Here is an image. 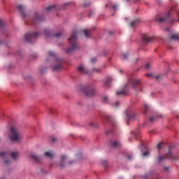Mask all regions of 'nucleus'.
I'll return each instance as SVG.
<instances>
[{"mask_svg":"<svg viewBox=\"0 0 179 179\" xmlns=\"http://www.w3.org/2000/svg\"><path fill=\"white\" fill-rule=\"evenodd\" d=\"M44 34L47 37H54V36L59 37L62 34L60 32H58L57 34H55L53 31H50V29H45L44 30Z\"/></svg>","mask_w":179,"mask_h":179,"instance_id":"obj_9","label":"nucleus"},{"mask_svg":"<svg viewBox=\"0 0 179 179\" xmlns=\"http://www.w3.org/2000/svg\"><path fill=\"white\" fill-rule=\"evenodd\" d=\"M171 16V14L168 13L165 17H159V15H157L155 17V20L161 22V23H164L167 21V19Z\"/></svg>","mask_w":179,"mask_h":179,"instance_id":"obj_10","label":"nucleus"},{"mask_svg":"<svg viewBox=\"0 0 179 179\" xmlns=\"http://www.w3.org/2000/svg\"><path fill=\"white\" fill-rule=\"evenodd\" d=\"M155 179H160V178H155Z\"/></svg>","mask_w":179,"mask_h":179,"instance_id":"obj_60","label":"nucleus"},{"mask_svg":"<svg viewBox=\"0 0 179 179\" xmlns=\"http://www.w3.org/2000/svg\"><path fill=\"white\" fill-rule=\"evenodd\" d=\"M48 57H51L52 59L54 60L55 64L52 66L53 70L56 71L60 70L62 67V59L57 57V55H55L52 51H50L48 52Z\"/></svg>","mask_w":179,"mask_h":179,"instance_id":"obj_3","label":"nucleus"},{"mask_svg":"<svg viewBox=\"0 0 179 179\" xmlns=\"http://www.w3.org/2000/svg\"><path fill=\"white\" fill-rule=\"evenodd\" d=\"M141 81L139 78H129L128 81V84L125 85V87H133L134 89H136L141 86Z\"/></svg>","mask_w":179,"mask_h":179,"instance_id":"obj_4","label":"nucleus"},{"mask_svg":"<svg viewBox=\"0 0 179 179\" xmlns=\"http://www.w3.org/2000/svg\"><path fill=\"white\" fill-rule=\"evenodd\" d=\"M113 81L110 77H108L107 79L104 80L103 85L105 86H110L111 82Z\"/></svg>","mask_w":179,"mask_h":179,"instance_id":"obj_17","label":"nucleus"},{"mask_svg":"<svg viewBox=\"0 0 179 179\" xmlns=\"http://www.w3.org/2000/svg\"><path fill=\"white\" fill-rule=\"evenodd\" d=\"M94 14V12L92 10H90L88 13V16L91 17Z\"/></svg>","mask_w":179,"mask_h":179,"instance_id":"obj_38","label":"nucleus"},{"mask_svg":"<svg viewBox=\"0 0 179 179\" xmlns=\"http://www.w3.org/2000/svg\"><path fill=\"white\" fill-rule=\"evenodd\" d=\"M9 138L12 142H20L22 139V135L15 127H12L10 130Z\"/></svg>","mask_w":179,"mask_h":179,"instance_id":"obj_2","label":"nucleus"},{"mask_svg":"<svg viewBox=\"0 0 179 179\" xmlns=\"http://www.w3.org/2000/svg\"><path fill=\"white\" fill-rule=\"evenodd\" d=\"M106 134H108L110 133H113V131L111 130H110L109 131H106Z\"/></svg>","mask_w":179,"mask_h":179,"instance_id":"obj_47","label":"nucleus"},{"mask_svg":"<svg viewBox=\"0 0 179 179\" xmlns=\"http://www.w3.org/2000/svg\"><path fill=\"white\" fill-rule=\"evenodd\" d=\"M171 40H179V34H173V35L171 36Z\"/></svg>","mask_w":179,"mask_h":179,"instance_id":"obj_26","label":"nucleus"},{"mask_svg":"<svg viewBox=\"0 0 179 179\" xmlns=\"http://www.w3.org/2000/svg\"><path fill=\"white\" fill-rule=\"evenodd\" d=\"M0 156L5 158V157H7L8 156V155L6 152H1V153H0Z\"/></svg>","mask_w":179,"mask_h":179,"instance_id":"obj_29","label":"nucleus"},{"mask_svg":"<svg viewBox=\"0 0 179 179\" xmlns=\"http://www.w3.org/2000/svg\"><path fill=\"white\" fill-rule=\"evenodd\" d=\"M127 158H128L129 160H131V159L133 158L132 155H131V154L128 155Z\"/></svg>","mask_w":179,"mask_h":179,"instance_id":"obj_42","label":"nucleus"},{"mask_svg":"<svg viewBox=\"0 0 179 179\" xmlns=\"http://www.w3.org/2000/svg\"><path fill=\"white\" fill-rule=\"evenodd\" d=\"M150 68V63H147V64H145V69H149Z\"/></svg>","mask_w":179,"mask_h":179,"instance_id":"obj_37","label":"nucleus"},{"mask_svg":"<svg viewBox=\"0 0 179 179\" xmlns=\"http://www.w3.org/2000/svg\"><path fill=\"white\" fill-rule=\"evenodd\" d=\"M120 58L122 61H125L128 59V54L123 53L121 55Z\"/></svg>","mask_w":179,"mask_h":179,"instance_id":"obj_25","label":"nucleus"},{"mask_svg":"<svg viewBox=\"0 0 179 179\" xmlns=\"http://www.w3.org/2000/svg\"><path fill=\"white\" fill-rule=\"evenodd\" d=\"M150 149L147 148V147H144V152L143 153V157H148L150 155Z\"/></svg>","mask_w":179,"mask_h":179,"instance_id":"obj_18","label":"nucleus"},{"mask_svg":"<svg viewBox=\"0 0 179 179\" xmlns=\"http://www.w3.org/2000/svg\"><path fill=\"white\" fill-rule=\"evenodd\" d=\"M83 92L85 94V96L91 97L95 95V89L93 86H87L83 88Z\"/></svg>","mask_w":179,"mask_h":179,"instance_id":"obj_7","label":"nucleus"},{"mask_svg":"<svg viewBox=\"0 0 179 179\" xmlns=\"http://www.w3.org/2000/svg\"><path fill=\"white\" fill-rule=\"evenodd\" d=\"M55 10V6H50L46 8L48 12L54 11Z\"/></svg>","mask_w":179,"mask_h":179,"instance_id":"obj_24","label":"nucleus"},{"mask_svg":"<svg viewBox=\"0 0 179 179\" xmlns=\"http://www.w3.org/2000/svg\"><path fill=\"white\" fill-rule=\"evenodd\" d=\"M77 32L73 31L71 38L68 39L71 44V48L66 50V54L70 55L73 51H75V50H78V46L77 45Z\"/></svg>","mask_w":179,"mask_h":179,"instance_id":"obj_1","label":"nucleus"},{"mask_svg":"<svg viewBox=\"0 0 179 179\" xmlns=\"http://www.w3.org/2000/svg\"><path fill=\"white\" fill-rule=\"evenodd\" d=\"M171 2H173V0H170Z\"/></svg>","mask_w":179,"mask_h":179,"instance_id":"obj_52","label":"nucleus"},{"mask_svg":"<svg viewBox=\"0 0 179 179\" xmlns=\"http://www.w3.org/2000/svg\"><path fill=\"white\" fill-rule=\"evenodd\" d=\"M130 0H126V1L129 2Z\"/></svg>","mask_w":179,"mask_h":179,"instance_id":"obj_53","label":"nucleus"},{"mask_svg":"<svg viewBox=\"0 0 179 179\" xmlns=\"http://www.w3.org/2000/svg\"><path fill=\"white\" fill-rule=\"evenodd\" d=\"M44 155H45V157H46L47 158H49V159H52V158H54V156H55L54 153H52L51 152H45Z\"/></svg>","mask_w":179,"mask_h":179,"instance_id":"obj_20","label":"nucleus"},{"mask_svg":"<svg viewBox=\"0 0 179 179\" xmlns=\"http://www.w3.org/2000/svg\"><path fill=\"white\" fill-rule=\"evenodd\" d=\"M119 105H120V103L118 102H115V107H118ZM113 106H114V105H113Z\"/></svg>","mask_w":179,"mask_h":179,"instance_id":"obj_44","label":"nucleus"},{"mask_svg":"<svg viewBox=\"0 0 179 179\" xmlns=\"http://www.w3.org/2000/svg\"><path fill=\"white\" fill-rule=\"evenodd\" d=\"M156 120V117H150V121L151 122H153Z\"/></svg>","mask_w":179,"mask_h":179,"instance_id":"obj_36","label":"nucleus"},{"mask_svg":"<svg viewBox=\"0 0 179 179\" xmlns=\"http://www.w3.org/2000/svg\"><path fill=\"white\" fill-rule=\"evenodd\" d=\"M171 169V167L166 166L164 167V171H169V170Z\"/></svg>","mask_w":179,"mask_h":179,"instance_id":"obj_43","label":"nucleus"},{"mask_svg":"<svg viewBox=\"0 0 179 179\" xmlns=\"http://www.w3.org/2000/svg\"><path fill=\"white\" fill-rule=\"evenodd\" d=\"M78 71L81 73V74H87L88 73V70L87 69L83 66V65H80L78 67Z\"/></svg>","mask_w":179,"mask_h":179,"instance_id":"obj_12","label":"nucleus"},{"mask_svg":"<svg viewBox=\"0 0 179 179\" xmlns=\"http://www.w3.org/2000/svg\"><path fill=\"white\" fill-rule=\"evenodd\" d=\"M4 22L2 21V20L0 19V29L3 27Z\"/></svg>","mask_w":179,"mask_h":179,"instance_id":"obj_34","label":"nucleus"},{"mask_svg":"<svg viewBox=\"0 0 179 179\" xmlns=\"http://www.w3.org/2000/svg\"><path fill=\"white\" fill-rule=\"evenodd\" d=\"M87 6H88V3H85L83 4L84 8L87 7Z\"/></svg>","mask_w":179,"mask_h":179,"instance_id":"obj_46","label":"nucleus"},{"mask_svg":"<svg viewBox=\"0 0 179 179\" xmlns=\"http://www.w3.org/2000/svg\"><path fill=\"white\" fill-rule=\"evenodd\" d=\"M126 115H127V117L128 118L129 120L134 119L135 115H134V112L131 110V109L127 110Z\"/></svg>","mask_w":179,"mask_h":179,"instance_id":"obj_11","label":"nucleus"},{"mask_svg":"<svg viewBox=\"0 0 179 179\" xmlns=\"http://www.w3.org/2000/svg\"><path fill=\"white\" fill-rule=\"evenodd\" d=\"M162 145H163V143H159V144H158L157 146V149H158V150L162 149V148H163Z\"/></svg>","mask_w":179,"mask_h":179,"instance_id":"obj_32","label":"nucleus"},{"mask_svg":"<svg viewBox=\"0 0 179 179\" xmlns=\"http://www.w3.org/2000/svg\"><path fill=\"white\" fill-rule=\"evenodd\" d=\"M12 157L14 160H17V158L19 157L20 155L18 152H14L11 154Z\"/></svg>","mask_w":179,"mask_h":179,"instance_id":"obj_23","label":"nucleus"},{"mask_svg":"<svg viewBox=\"0 0 179 179\" xmlns=\"http://www.w3.org/2000/svg\"><path fill=\"white\" fill-rule=\"evenodd\" d=\"M108 4H106V7H108Z\"/></svg>","mask_w":179,"mask_h":179,"instance_id":"obj_54","label":"nucleus"},{"mask_svg":"<svg viewBox=\"0 0 179 179\" xmlns=\"http://www.w3.org/2000/svg\"><path fill=\"white\" fill-rule=\"evenodd\" d=\"M160 117L163 118V117L162 115H159Z\"/></svg>","mask_w":179,"mask_h":179,"instance_id":"obj_55","label":"nucleus"},{"mask_svg":"<svg viewBox=\"0 0 179 179\" xmlns=\"http://www.w3.org/2000/svg\"><path fill=\"white\" fill-rule=\"evenodd\" d=\"M119 72L122 73V70H120V71H119Z\"/></svg>","mask_w":179,"mask_h":179,"instance_id":"obj_51","label":"nucleus"},{"mask_svg":"<svg viewBox=\"0 0 179 179\" xmlns=\"http://www.w3.org/2000/svg\"><path fill=\"white\" fill-rule=\"evenodd\" d=\"M73 163V162H70L69 164L71 165Z\"/></svg>","mask_w":179,"mask_h":179,"instance_id":"obj_49","label":"nucleus"},{"mask_svg":"<svg viewBox=\"0 0 179 179\" xmlns=\"http://www.w3.org/2000/svg\"><path fill=\"white\" fill-rule=\"evenodd\" d=\"M102 101H103V103H108V98L107 96H104V97L103 98V99H102Z\"/></svg>","mask_w":179,"mask_h":179,"instance_id":"obj_31","label":"nucleus"},{"mask_svg":"<svg viewBox=\"0 0 179 179\" xmlns=\"http://www.w3.org/2000/svg\"><path fill=\"white\" fill-rule=\"evenodd\" d=\"M90 126L91 127H96V124H94V123H90Z\"/></svg>","mask_w":179,"mask_h":179,"instance_id":"obj_39","label":"nucleus"},{"mask_svg":"<svg viewBox=\"0 0 179 179\" xmlns=\"http://www.w3.org/2000/svg\"><path fill=\"white\" fill-rule=\"evenodd\" d=\"M17 8L20 13V15H22V17H25L24 6L23 5H19L17 6Z\"/></svg>","mask_w":179,"mask_h":179,"instance_id":"obj_16","label":"nucleus"},{"mask_svg":"<svg viewBox=\"0 0 179 179\" xmlns=\"http://www.w3.org/2000/svg\"><path fill=\"white\" fill-rule=\"evenodd\" d=\"M66 157L64 155L61 157V164H59V166L62 168L65 166V161H66Z\"/></svg>","mask_w":179,"mask_h":179,"instance_id":"obj_21","label":"nucleus"},{"mask_svg":"<svg viewBox=\"0 0 179 179\" xmlns=\"http://www.w3.org/2000/svg\"><path fill=\"white\" fill-rule=\"evenodd\" d=\"M140 24V20L137 19V20H134L133 22H131L130 23V26L131 27H135L136 26H138Z\"/></svg>","mask_w":179,"mask_h":179,"instance_id":"obj_19","label":"nucleus"},{"mask_svg":"<svg viewBox=\"0 0 179 179\" xmlns=\"http://www.w3.org/2000/svg\"><path fill=\"white\" fill-rule=\"evenodd\" d=\"M30 158L31 160H33L35 162H40L41 160V157L35 154L31 155Z\"/></svg>","mask_w":179,"mask_h":179,"instance_id":"obj_13","label":"nucleus"},{"mask_svg":"<svg viewBox=\"0 0 179 179\" xmlns=\"http://www.w3.org/2000/svg\"><path fill=\"white\" fill-rule=\"evenodd\" d=\"M144 108H145V113H146L148 110L150 108L149 105H148V104L144 105Z\"/></svg>","mask_w":179,"mask_h":179,"instance_id":"obj_33","label":"nucleus"},{"mask_svg":"<svg viewBox=\"0 0 179 179\" xmlns=\"http://www.w3.org/2000/svg\"><path fill=\"white\" fill-rule=\"evenodd\" d=\"M10 163V160H6V162H5V164H9Z\"/></svg>","mask_w":179,"mask_h":179,"instance_id":"obj_45","label":"nucleus"},{"mask_svg":"<svg viewBox=\"0 0 179 179\" xmlns=\"http://www.w3.org/2000/svg\"><path fill=\"white\" fill-rule=\"evenodd\" d=\"M94 71H96L99 72V71L97 69H94Z\"/></svg>","mask_w":179,"mask_h":179,"instance_id":"obj_50","label":"nucleus"},{"mask_svg":"<svg viewBox=\"0 0 179 179\" xmlns=\"http://www.w3.org/2000/svg\"><path fill=\"white\" fill-rule=\"evenodd\" d=\"M41 73H43V70H41Z\"/></svg>","mask_w":179,"mask_h":179,"instance_id":"obj_56","label":"nucleus"},{"mask_svg":"<svg viewBox=\"0 0 179 179\" xmlns=\"http://www.w3.org/2000/svg\"><path fill=\"white\" fill-rule=\"evenodd\" d=\"M142 40H143V43L144 44H147L150 41H152V38L148 36H146V35H143V38H142Z\"/></svg>","mask_w":179,"mask_h":179,"instance_id":"obj_15","label":"nucleus"},{"mask_svg":"<svg viewBox=\"0 0 179 179\" xmlns=\"http://www.w3.org/2000/svg\"><path fill=\"white\" fill-rule=\"evenodd\" d=\"M127 93V92L125 90H122L121 92H117L116 94L117 95H124Z\"/></svg>","mask_w":179,"mask_h":179,"instance_id":"obj_28","label":"nucleus"},{"mask_svg":"<svg viewBox=\"0 0 179 179\" xmlns=\"http://www.w3.org/2000/svg\"><path fill=\"white\" fill-rule=\"evenodd\" d=\"M145 76H147V78H152L153 75H152V73H147V74H145Z\"/></svg>","mask_w":179,"mask_h":179,"instance_id":"obj_35","label":"nucleus"},{"mask_svg":"<svg viewBox=\"0 0 179 179\" xmlns=\"http://www.w3.org/2000/svg\"><path fill=\"white\" fill-rule=\"evenodd\" d=\"M1 43V41H0V44Z\"/></svg>","mask_w":179,"mask_h":179,"instance_id":"obj_58","label":"nucleus"},{"mask_svg":"<svg viewBox=\"0 0 179 179\" xmlns=\"http://www.w3.org/2000/svg\"><path fill=\"white\" fill-rule=\"evenodd\" d=\"M106 120L108 122H110L113 126L115 127L117 126V122H115V121L114 120V119L113 117H111L110 116L108 115H106L105 116Z\"/></svg>","mask_w":179,"mask_h":179,"instance_id":"obj_14","label":"nucleus"},{"mask_svg":"<svg viewBox=\"0 0 179 179\" xmlns=\"http://www.w3.org/2000/svg\"><path fill=\"white\" fill-rule=\"evenodd\" d=\"M110 145L114 148H119L120 146V143H118V141H113L112 143H110Z\"/></svg>","mask_w":179,"mask_h":179,"instance_id":"obj_22","label":"nucleus"},{"mask_svg":"<svg viewBox=\"0 0 179 179\" xmlns=\"http://www.w3.org/2000/svg\"><path fill=\"white\" fill-rule=\"evenodd\" d=\"M172 147H169V152L165 156H159L158 157V162H161L164 159H170L172 160H176L178 159V157H174L172 154L171 150Z\"/></svg>","mask_w":179,"mask_h":179,"instance_id":"obj_6","label":"nucleus"},{"mask_svg":"<svg viewBox=\"0 0 179 179\" xmlns=\"http://www.w3.org/2000/svg\"><path fill=\"white\" fill-rule=\"evenodd\" d=\"M111 7L113 9V10H117V8H118V5H117V4H112Z\"/></svg>","mask_w":179,"mask_h":179,"instance_id":"obj_30","label":"nucleus"},{"mask_svg":"<svg viewBox=\"0 0 179 179\" xmlns=\"http://www.w3.org/2000/svg\"><path fill=\"white\" fill-rule=\"evenodd\" d=\"M96 61V58L94 57L91 59V62L94 63Z\"/></svg>","mask_w":179,"mask_h":179,"instance_id":"obj_41","label":"nucleus"},{"mask_svg":"<svg viewBox=\"0 0 179 179\" xmlns=\"http://www.w3.org/2000/svg\"><path fill=\"white\" fill-rule=\"evenodd\" d=\"M127 124H129L128 122H127Z\"/></svg>","mask_w":179,"mask_h":179,"instance_id":"obj_59","label":"nucleus"},{"mask_svg":"<svg viewBox=\"0 0 179 179\" xmlns=\"http://www.w3.org/2000/svg\"><path fill=\"white\" fill-rule=\"evenodd\" d=\"M45 20V17L43 15H39L38 13H35L34 15L31 20V22L33 24H36L37 22H40Z\"/></svg>","mask_w":179,"mask_h":179,"instance_id":"obj_8","label":"nucleus"},{"mask_svg":"<svg viewBox=\"0 0 179 179\" xmlns=\"http://www.w3.org/2000/svg\"><path fill=\"white\" fill-rule=\"evenodd\" d=\"M57 137H52V142H57Z\"/></svg>","mask_w":179,"mask_h":179,"instance_id":"obj_40","label":"nucleus"},{"mask_svg":"<svg viewBox=\"0 0 179 179\" xmlns=\"http://www.w3.org/2000/svg\"><path fill=\"white\" fill-rule=\"evenodd\" d=\"M155 78H156L157 80L159 79V76H156Z\"/></svg>","mask_w":179,"mask_h":179,"instance_id":"obj_48","label":"nucleus"},{"mask_svg":"<svg viewBox=\"0 0 179 179\" xmlns=\"http://www.w3.org/2000/svg\"><path fill=\"white\" fill-rule=\"evenodd\" d=\"M92 34V31L91 30H84V34H85V36H87V38H88L90 34Z\"/></svg>","mask_w":179,"mask_h":179,"instance_id":"obj_27","label":"nucleus"},{"mask_svg":"<svg viewBox=\"0 0 179 179\" xmlns=\"http://www.w3.org/2000/svg\"><path fill=\"white\" fill-rule=\"evenodd\" d=\"M1 179H6V178H1Z\"/></svg>","mask_w":179,"mask_h":179,"instance_id":"obj_57","label":"nucleus"},{"mask_svg":"<svg viewBox=\"0 0 179 179\" xmlns=\"http://www.w3.org/2000/svg\"><path fill=\"white\" fill-rule=\"evenodd\" d=\"M40 36L41 33L31 31L25 34V41L29 43H32L36 40V38H37Z\"/></svg>","mask_w":179,"mask_h":179,"instance_id":"obj_5","label":"nucleus"}]
</instances>
